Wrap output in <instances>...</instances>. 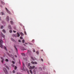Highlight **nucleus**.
I'll use <instances>...</instances> for the list:
<instances>
[{"mask_svg":"<svg viewBox=\"0 0 74 74\" xmlns=\"http://www.w3.org/2000/svg\"><path fill=\"white\" fill-rule=\"evenodd\" d=\"M3 40L1 39L0 40V47L1 48L3 47V45H2V44H3Z\"/></svg>","mask_w":74,"mask_h":74,"instance_id":"f257e3e1","label":"nucleus"},{"mask_svg":"<svg viewBox=\"0 0 74 74\" xmlns=\"http://www.w3.org/2000/svg\"><path fill=\"white\" fill-rule=\"evenodd\" d=\"M5 9L7 11V12L10 14H11V13L10 12V11H9L6 8H5Z\"/></svg>","mask_w":74,"mask_h":74,"instance_id":"f03ea898","label":"nucleus"},{"mask_svg":"<svg viewBox=\"0 0 74 74\" xmlns=\"http://www.w3.org/2000/svg\"><path fill=\"white\" fill-rule=\"evenodd\" d=\"M8 55L10 57H12V59L14 60V56L13 55H12V54H10H10H9V53H8Z\"/></svg>","mask_w":74,"mask_h":74,"instance_id":"7ed1b4c3","label":"nucleus"},{"mask_svg":"<svg viewBox=\"0 0 74 74\" xmlns=\"http://www.w3.org/2000/svg\"><path fill=\"white\" fill-rule=\"evenodd\" d=\"M37 71V68H36L34 70V71H33V73L34 74H35L36 73V72Z\"/></svg>","mask_w":74,"mask_h":74,"instance_id":"20e7f679","label":"nucleus"},{"mask_svg":"<svg viewBox=\"0 0 74 74\" xmlns=\"http://www.w3.org/2000/svg\"><path fill=\"white\" fill-rule=\"evenodd\" d=\"M35 68V66H33L32 67V66H30L29 69H34Z\"/></svg>","mask_w":74,"mask_h":74,"instance_id":"39448f33","label":"nucleus"},{"mask_svg":"<svg viewBox=\"0 0 74 74\" xmlns=\"http://www.w3.org/2000/svg\"><path fill=\"white\" fill-rule=\"evenodd\" d=\"M14 47L15 48V49L16 51V52H17L18 51V49L17 48V47H16V45H14Z\"/></svg>","mask_w":74,"mask_h":74,"instance_id":"423d86ee","label":"nucleus"},{"mask_svg":"<svg viewBox=\"0 0 74 74\" xmlns=\"http://www.w3.org/2000/svg\"><path fill=\"white\" fill-rule=\"evenodd\" d=\"M8 28L10 29V30H11V25H8Z\"/></svg>","mask_w":74,"mask_h":74,"instance_id":"0eeeda50","label":"nucleus"},{"mask_svg":"<svg viewBox=\"0 0 74 74\" xmlns=\"http://www.w3.org/2000/svg\"><path fill=\"white\" fill-rule=\"evenodd\" d=\"M12 36L13 37H17V35L16 34H13L12 35Z\"/></svg>","mask_w":74,"mask_h":74,"instance_id":"6e6552de","label":"nucleus"},{"mask_svg":"<svg viewBox=\"0 0 74 74\" xmlns=\"http://www.w3.org/2000/svg\"><path fill=\"white\" fill-rule=\"evenodd\" d=\"M6 20L7 21H8L9 20V17L8 16H7L6 18Z\"/></svg>","mask_w":74,"mask_h":74,"instance_id":"1a4fd4ad","label":"nucleus"},{"mask_svg":"<svg viewBox=\"0 0 74 74\" xmlns=\"http://www.w3.org/2000/svg\"><path fill=\"white\" fill-rule=\"evenodd\" d=\"M17 37H19L20 36V34L18 32H17Z\"/></svg>","mask_w":74,"mask_h":74,"instance_id":"9d476101","label":"nucleus"},{"mask_svg":"<svg viewBox=\"0 0 74 74\" xmlns=\"http://www.w3.org/2000/svg\"><path fill=\"white\" fill-rule=\"evenodd\" d=\"M31 63L32 64H37V63L36 62H31Z\"/></svg>","mask_w":74,"mask_h":74,"instance_id":"9b49d317","label":"nucleus"},{"mask_svg":"<svg viewBox=\"0 0 74 74\" xmlns=\"http://www.w3.org/2000/svg\"><path fill=\"white\" fill-rule=\"evenodd\" d=\"M20 34L21 36H22L24 35V34L22 32H20Z\"/></svg>","mask_w":74,"mask_h":74,"instance_id":"f8f14e48","label":"nucleus"},{"mask_svg":"<svg viewBox=\"0 0 74 74\" xmlns=\"http://www.w3.org/2000/svg\"><path fill=\"white\" fill-rule=\"evenodd\" d=\"M1 34L2 35V36L3 38H5V36L3 34H2V33H1Z\"/></svg>","mask_w":74,"mask_h":74,"instance_id":"ddd939ff","label":"nucleus"},{"mask_svg":"<svg viewBox=\"0 0 74 74\" xmlns=\"http://www.w3.org/2000/svg\"><path fill=\"white\" fill-rule=\"evenodd\" d=\"M10 23L11 24V25H13L14 22L12 21H10Z\"/></svg>","mask_w":74,"mask_h":74,"instance_id":"4468645a","label":"nucleus"},{"mask_svg":"<svg viewBox=\"0 0 74 74\" xmlns=\"http://www.w3.org/2000/svg\"><path fill=\"white\" fill-rule=\"evenodd\" d=\"M2 32H3V33H5L6 32H5V29H3V30H2Z\"/></svg>","mask_w":74,"mask_h":74,"instance_id":"2eb2a0df","label":"nucleus"},{"mask_svg":"<svg viewBox=\"0 0 74 74\" xmlns=\"http://www.w3.org/2000/svg\"><path fill=\"white\" fill-rule=\"evenodd\" d=\"M3 70L4 71H5L6 70V69L5 68H3Z\"/></svg>","mask_w":74,"mask_h":74,"instance_id":"dca6fc26","label":"nucleus"},{"mask_svg":"<svg viewBox=\"0 0 74 74\" xmlns=\"http://www.w3.org/2000/svg\"><path fill=\"white\" fill-rule=\"evenodd\" d=\"M4 49H5V50H6V51H7V49H6V47H4Z\"/></svg>","mask_w":74,"mask_h":74,"instance_id":"f3484780","label":"nucleus"},{"mask_svg":"<svg viewBox=\"0 0 74 74\" xmlns=\"http://www.w3.org/2000/svg\"><path fill=\"white\" fill-rule=\"evenodd\" d=\"M11 39L12 41H13V42H14L15 41L14 40L13 38H11Z\"/></svg>","mask_w":74,"mask_h":74,"instance_id":"a211bd4d","label":"nucleus"},{"mask_svg":"<svg viewBox=\"0 0 74 74\" xmlns=\"http://www.w3.org/2000/svg\"><path fill=\"white\" fill-rule=\"evenodd\" d=\"M1 3H2V4L3 5H5V3H4V2L3 1H1Z\"/></svg>","mask_w":74,"mask_h":74,"instance_id":"6ab92c4d","label":"nucleus"},{"mask_svg":"<svg viewBox=\"0 0 74 74\" xmlns=\"http://www.w3.org/2000/svg\"><path fill=\"white\" fill-rule=\"evenodd\" d=\"M23 67L22 68V69L23 71H24V70H25V68H24V67H25V66H23Z\"/></svg>","mask_w":74,"mask_h":74,"instance_id":"aec40b11","label":"nucleus"},{"mask_svg":"<svg viewBox=\"0 0 74 74\" xmlns=\"http://www.w3.org/2000/svg\"><path fill=\"white\" fill-rule=\"evenodd\" d=\"M5 73H6V74H7L8 73V72L7 71V70H6V71H4Z\"/></svg>","mask_w":74,"mask_h":74,"instance_id":"412c9836","label":"nucleus"},{"mask_svg":"<svg viewBox=\"0 0 74 74\" xmlns=\"http://www.w3.org/2000/svg\"><path fill=\"white\" fill-rule=\"evenodd\" d=\"M1 14L2 15H4V13H3V12H1Z\"/></svg>","mask_w":74,"mask_h":74,"instance_id":"4be33fe9","label":"nucleus"},{"mask_svg":"<svg viewBox=\"0 0 74 74\" xmlns=\"http://www.w3.org/2000/svg\"><path fill=\"white\" fill-rule=\"evenodd\" d=\"M3 26H1V29H3Z\"/></svg>","mask_w":74,"mask_h":74,"instance_id":"5701e85b","label":"nucleus"},{"mask_svg":"<svg viewBox=\"0 0 74 74\" xmlns=\"http://www.w3.org/2000/svg\"><path fill=\"white\" fill-rule=\"evenodd\" d=\"M5 61H6L7 62H8L9 61L8 60V59H5Z\"/></svg>","mask_w":74,"mask_h":74,"instance_id":"b1692460","label":"nucleus"},{"mask_svg":"<svg viewBox=\"0 0 74 74\" xmlns=\"http://www.w3.org/2000/svg\"><path fill=\"white\" fill-rule=\"evenodd\" d=\"M30 57H31V58L32 59V60H34V58H33V57H32L30 56Z\"/></svg>","mask_w":74,"mask_h":74,"instance_id":"393cba45","label":"nucleus"},{"mask_svg":"<svg viewBox=\"0 0 74 74\" xmlns=\"http://www.w3.org/2000/svg\"><path fill=\"white\" fill-rule=\"evenodd\" d=\"M27 51H28V53H30V52H31V51L30 50H28Z\"/></svg>","mask_w":74,"mask_h":74,"instance_id":"a878e982","label":"nucleus"},{"mask_svg":"<svg viewBox=\"0 0 74 74\" xmlns=\"http://www.w3.org/2000/svg\"><path fill=\"white\" fill-rule=\"evenodd\" d=\"M17 69V67L16 66H15L14 67V69L16 70Z\"/></svg>","mask_w":74,"mask_h":74,"instance_id":"bb28decb","label":"nucleus"},{"mask_svg":"<svg viewBox=\"0 0 74 74\" xmlns=\"http://www.w3.org/2000/svg\"><path fill=\"white\" fill-rule=\"evenodd\" d=\"M12 63L13 64H15V62H14V61H12Z\"/></svg>","mask_w":74,"mask_h":74,"instance_id":"cd10ccee","label":"nucleus"},{"mask_svg":"<svg viewBox=\"0 0 74 74\" xmlns=\"http://www.w3.org/2000/svg\"><path fill=\"white\" fill-rule=\"evenodd\" d=\"M22 42L23 43H25V40H23L22 41Z\"/></svg>","mask_w":74,"mask_h":74,"instance_id":"c85d7f7f","label":"nucleus"},{"mask_svg":"<svg viewBox=\"0 0 74 74\" xmlns=\"http://www.w3.org/2000/svg\"><path fill=\"white\" fill-rule=\"evenodd\" d=\"M29 71H30V73H31V74H32L33 73H32V71L31 70H29Z\"/></svg>","mask_w":74,"mask_h":74,"instance_id":"c756f323","label":"nucleus"},{"mask_svg":"<svg viewBox=\"0 0 74 74\" xmlns=\"http://www.w3.org/2000/svg\"><path fill=\"white\" fill-rule=\"evenodd\" d=\"M9 32H10V33H12V31L11 30H10L9 31Z\"/></svg>","mask_w":74,"mask_h":74,"instance_id":"7c9ffc66","label":"nucleus"},{"mask_svg":"<svg viewBox=\"0 0 74 74\" xmlns=\"http://www.w3.org/2000/svg\"><path fill=\"white\" fill-rule=\"evenodd\" d=\"M15 70H13V71H12V73H15Z\"/></svg>","mask_w":74,"mask_h":74,"instance_id":"2f4dec72","label":"nucleus"},{"mask_svg":"<svg viewBox=\"0 0 74 74\" xmlns=\"http://www.w3.org/2000/svg\"><path fill=\"white\" fill-rule=\"evenodd\" d=\"M20 39H23V37H22V36H21V37H20Z\"/></svg>","mask_w":74,"mask_h":74,"instance_id":"473e14b6","label":"nucleus"},{"mask_svg":"<svg viewBox=\"0 0 74 74\" xmlns=\"http://www.w3.org/2000/svg\"><path fill=\"white\" fill-rule=\"evenodd\" d=\"M12 66H13V67H14L15 66L13 64H12Z\"/></svg>","mask_w":74,"mask_h":74,"instance_id":"72a5a7b5","label":"nucleus"},{"mask_svg":"<svg viewBox=\"0 0 74 74\" xmlns=\"http://www.w3.org/2000/svg\"><path fill=\"white\" fill-rule=\"evenodd\" d=\"M1 59L3 60H4V58L3 57H1Z\"/></svg>","mask_w":74,"mask_h":74,"instance_id":"f704fd0d","label":"nucleus"},{"mask_svg":"<svg viewBox=\"0 0 74 74\" xmlns=\"http://www.w3.org/2000/svg\"><path fill=\"white\" fill-rule=\"evenodd\" d=\"M30 66V63H29L28 64V66Z\"/></svg>","mask_w":74,"mask_h":74,"instance_id":"c9c22d12","label":"nucleus"},{"mask_svg":"<svg viewBox=\"0 0 74 74\" xmlns=\"http://www.w3.org/2000/svg\"><path fill=\"white\" fill-rule=\"evenodd\" d=\"M24 33H25V35H27V34H26V32H25V31H24Z\"/></svg>","mask_w":74,"mask_h":74,"instance_id":"e433bc0d","label":"nucleus"},{"mask_svg":"<svg viewBox=\"0 0 74 74\" xmlns=\"http://www.w3.org/2000/svg\"><path fill=\"white\" fill-rule=\"evenodd\" d=\"M18 41L19 42H21V41L20 40H18Z\"/></svg>","mask_w":74,"mask_h":74,"instance_id":"4c0bfd02","label":"nucleus"},{"mask_svg":"<svg viewBox=\"0 0 74 74\" xmlns=\"http://www.w3.org/2000/svg\"><path fill=\"white\" fill-rule=\"evenodd\" d=\"M36 53H37V54H38V51H36Z\"/></svg>","mask_w":74,"mask_h":74,"instance_id":"58836bf2","label":"nucleus"},{"mask_svg":"<svg viewBox=\"0 0 74 74\" xmlns=\"http://www.w3.org/2000/svg\"><path fill=\"white\" fill-rule=\"evenodd\" d=\"M23 66H25V65H24V63H23Z\"/></svg>","mask_w":74,"mask_h":74,"instance_id":"ea45409f","label":"nucleus"},{"mask_svg":"<svg viewBox=\"0 0 74 74\" xmlns=\"http://www.w3.org/2000/svg\"><path fill=\"white\" fill-rule=\"evenodd\" d=\"M6 67L7 69H9V68L8 66H6Z\"/></svg>","mask_w":74,"mask_h":74,"instance_id":"a19ab883","label":"nucleus"},{"mask_svg":"<svg viewBox=\"0 0 74 74\" xmlns=\"http://www.w3.org/2000/svg\"><path fill=\"white\" fill-rule=\"evenodd\" d=\"M22 55L23 56H25V54L22 53Z\"/></svg>","mask_w":74,"mask_h":74,"instance_id":"79ce46f5","label":"nucleus"},{"mask_svg":"<svg viewBox=\"0 0 74 74\" xmlns=\"http://www.w3.org/2000/svg\"><path fill=\"white\" fill-rule=\"evenodd\" d=\"M13 31L14 33H16V31H15L14 30H13Z\"/></svg>","mask_w":74,"mask_h":74,"instance_id":"37998d69","label":"nucleus"},{"mask_svg":"<svg viewBox=\"0 0 74 74\" xmlns=\"http://www.w3.org/2000/svg\"><path fill=\"white\" fill-rule=\"evenodd\" d=\"M1 62L2 63H3V60H2L1 61Z\"/></svg>","mask_w":74,"mask_h":74,"instance_id":"c03bdc74","label":"nucleus"},{"mask_svg":"<svg viewBox=\"0 0 74 74\" xmlns=\"http://www.w3.org/2000/svg\"><path fill=\"white\" fill-rule=\"evenodd\" d=\"M15 57H16V58H17V57L16 55H15Z\"/></svg>","mask_w":74,"mask_h":74,"instance_id":"a18cd8bd","label":"nucleus"},{"mask_svg":"<svg viewBox=\"0 0 74 74\" xmlns=\"http://www.w3.org/2000/svg\"><path fill=\"white\" fill-rule=\"evenodd\" d=\"M41 60L43 62V59H42V58H41Z\"/></svg>","mask_w":74,"mask_h":74,"instance_id":"49530a36","label":"nucleus"},{"mask_svg":"<svg viewBox=\"0 0 74 74\" xmlns=\"http://www.w3.org/2000/svg\"><path fill=\"white\" fill-rule=\"evenodd\" d=\"M19 64H21V62H20V60H19Z\"/></svg>","mask_w":74,"mask_h":74,"instance_id":"de8ad7c7","label":"nucleus"},{"mask_svg":"<svg viewBox=\"0 0 74 74\" xmlns=\"http://www.w3.org/2000/svg\"><path fill=\"white\" fill-rule=\"evenodd\" d=\"M16 27H14V29H16Z\"/></svg>","mask_w":74,"mask_h":74,"instance_id":"09e8293b","label":"nucleus"},{"mask_svg":"<svg viewBox=\"0 0 74 74\" xmlns=\"http://www.w3.org/2000/svg\"><path fill=\"white\" fill-rule=\"evenodd\" d=\"M0 7H1V8H2L3 7V6L2 5H0Z\"/></svg>","mask_w":74,"mask_h":74,"instance_id":"8fccbe9b","label":"nucleus"},{"mask_svg":"<svg viewBox=\"0 0 74 74\" xmlns=\"http://www.w3.org/2000/svg\"><path fill=\"white\" fill-rule=\"evenodd\" d=\"M33 51L34 52H35V51L34 50H33Z\"/></svg>","mask_w":74,"mask_h":74,"instance_id":"3c124183","label":"nucleus"},{"mask_svg":"<svg viewBox=\"0 0 74 74\" xmlns=\"http://www.w3.org/2000/svg\"><path fill=\"white\" fill-rule=\"evenodd\" d=\"M25 44L27 45V43H25Z\"/></svg>","mask_w":74,"mask_h":74,"instance_id":"603ef678","label":"nucleus"},{"mask_svg":"<svg viewBox=\"0 0 74 74\" xmlns=\"http://www.w3.org/2000/svg\"><path fill=\"white\" fill-rule=\"evenodd\" d=\"M29 44H30V45H32V44L31 43H29Z\"/></svg>","mask_w":74,"mask_h":74,"instance_id":"864d4df0","label":"nucleus"},{"mask_svg":"<svg viewBox=\"0 0 74 74\" xmlns=\"http://www.w3.org/2000/svg\"><path fill=\"white\" fill-rule=\"evenodd\" d=\"M26 50V49H23V50Z\"/></svg>","mask_w":74,"mask_h":74,"instance_id":"5fc2aeb1","label":"nucleus"},{"mask_svg":"<svg viewBox=\"0 0 74 74\" xmlns=\"http://www.w3.org/2000/svg\"><path fill=\"white\" fill-rule=\"evenodd\" d=\"M45 69V67H43V69Z\"/></svg>","mask_w":74,"mask_h":74,"instance_id":"6e6d98bb","label":"nucleus"},{"mask_svg":"<svg viewBox=\"0 0 74 74\" xmlns=\"http://www.w3.org/2000/svg\"><path fill=\"white\" fill-rule=\"evenodd\" d=\"M34 39L32 40L33 41H34Z\"/></svg>","mask_w":74,"mask_h":74,"instance_id":"4d7b16f0","label":"nucleus"},{"mask_svg":"<svg viewBox=\"0 0 74 74\" xmlns=\"http://www.w3.org/2000/svg\"><path fill=\"white\" fill-rule=\"evenodd\" d=\"M27 72H28V73L29 74V71H27Z\"/></svg>","mask_w":74,"mask_h":74,"instance_id":"13d9d810","label":"nucleus"},{"mask_svg":"<svg viewBox=\"0 0 74 74\" xmlns=\"http://www.w3.org/2000/svg\"><path fill=\"white\" fill-rule=\"evenodd\" d=\"M0 20H1V17H0Z\"/></svg>","mask_w":74,"mask_h":74,"instance_id":"bf43d9fd","label":"nucleus"},{"mask_svg":"<svg viewBox=\"0 0 74 74\" xmlns=\"http://www.w3.org/2000/svg\"><path fill=\"white\" fill-rule=\"evenodd\" d=\"M0 20H1V17H0Z\"/></svg>","mask_w":74,"mask_h":74,"instance_id":"052dcab7","label":"nucleus"},{"mask_svg":"<svg viewBox=\"0 0 74 74\" xmlns=\"http://www.w3.org/2000/svg\"><path fill=\"white\" fill-rule=\"evenodd\" d=\"M17 74H19L18 73H17Z\"/></svg>","mask_w":74,"mask_h":74,"instance_id":"680f3d73","label":"nucleus"},{"mask_svg":"<svg viewBox=\"0 0 74 74\" xmlns=\"http://www.w3.org/2000/svg\"><path fill=\"white\" fill-rule=\"evenodd\" d=\"M23 45H25L24 44Z\"/></svg>","mask_w":74,"mask_h":74,"instance_id":"e2e57ef3","label":"nucleus"},{"mask_svg":"<svg viewBox=\"0 0 74 74\" xmlns=\"http://www.w3.org/2000/svg\"><path fill=\"white\" fill-rule=\"evenodd\" d=\"M40 68H39V69H40Z\"/></svg>","mask_w":74,"mask_h":74,"instance_id":"0e129e2a","label":"nucleus"},{"mask_svg":"<svg viewBox=\"0 0 74 74\" xmlns=\"http://www.w3.org/2000/svg\"><path fill=\"white\" fill-rule=\"evenodd\" d=\"M41 70H42V69H41Z\"/></svg>","mask_w":74,"mask_h":74,"instance_id":"69168bd1","label":"nucleus"},{"mask_svg":"<svg viewBox=\"0 0 74 74\" xmlns=\"http://www.w3.org/2000/svg\"><path fill=\"white\" fill-rule=\"evenodd\" d=\"M47 74H48L47 73Z\"/></svg>","mask_w":74,"mask_h":74,"instance_id":"338daca9","label":"nucleus"}]
</instances>
